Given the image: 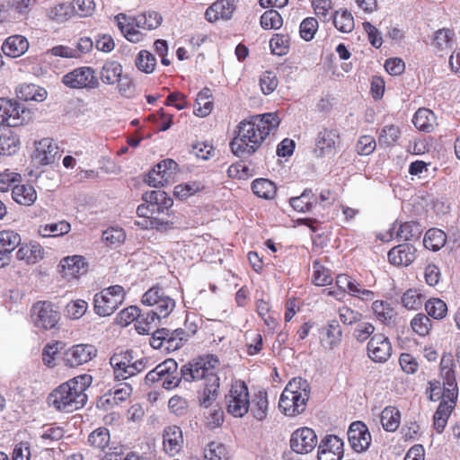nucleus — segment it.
Segmentation results:
<instances>
[{"instance_id": "nucleus-1", "label": "nucleus", "mask_w": 460, "mask_h": 460, "mask_svg": "<svg viewBox=\"0 0 460 460\" xmlns=\"http://www.w3.org/2000/svg\"><path fill=\"white\" fill-rule=\"evenodd\" d=\"M280 123L277 113L269 112L243 119L236 127L235 135L229 146L233 155L248 158L254 155L270 134H274Z\"/></svg>"}, {"instance_id": "nucleus-2", "label": "nucleus", "mask_w": 460, "mask_h": 460, "mask_svg": "<svg viewBox=\"0 0 460 460\" xmlns=\"http://www.w3.org/2000/svg\"><path fill=\"white\" fill-rule=\"evenodd\" d=\"M92 381V376L83 374L61 384L49 394L47 398L49 406L65 412H72L83 408L87 401L85 390Z\"/></svg>"}, {"instance_id": "nucleus-3", "label": "nucleus", "mask_w": 460, "mask_h": 460, "mask_svg": "<svg viewBox=\"0 0 460 460\" xmlns=\"http://www.w3.org/2000/svg\"><path fill=\"white\" fill-rule=\"evenodd\" d=\"M310 396V386L305 379L301 377L293 378L288 382L283 390L279 402V410L286 416H296L306 408Z\"/></svg>"}, {"instance_id": "nucleus-4", "label": "nucleus", "mask_w": 460, "mask_h": 460, "mask_svg": "<svg viewBox=\"0 0 460 460\" xmlns=\"http://www.w3.org/2000/svg\"><path fill=\"white\" fill-rule=\"evenodd\" d=\"M219 364L214 355H205L192 359L181 368V377L186 382L203 380L208 383L210 376H218L216 368Z\"/></svg>"}, {"instance_id": "nucleus-5", "label": "nucleus", "mask_w": 460, "mask_h": 460, "mask_svg": "<svg viewBox=\"0 0 460 460\" xmlns=\"http://www.w3.org/2000/svg\"><path fill=\"white\" fill-rule=\"evenodd\" d=\"M125 296V288L120 285L102 288L94 295L93 310L99 316H110L122 305Z\"/></svg>"}, {"instance_id": "nucleus-6", "label": "nucleus", "mask_w": 460, "mask_h": 460, "mask_svg": "<svg viewBox=\"0 0 460 460\" xmlns=\"http://www.w3.org/2000/svg\"><path fill=\"white\" fill-rule=\"evenodd\" d=\"M250 397L245 382L242 380L234 381L225 396L227 412L235 418L243 417L248 413Z\"/></svg>"}, {"instance_id": "nucleus-7", "label": "nucleus", "mask_w": 460, "mask_h": 460, "mask_svg": "<svg viewBox=\"0 0 460 460\" xmlns=\"http://www.w3.org/2000/svg\"><path fill=\"white\" fill-rule=\"evenodd\" d=\"M341 140V133L335 126L321 128L314 140L313 150L314 156L322 158L326 155H334Z\"/></svg>"}, {"instance_id": "nucleus-8", "label": "nucleus", "mask_w": 460, "mask_h": 460, "mask_svg": "<svg viewBox=\"0 0 460 460\" xmlns=\"http://www.w3.org/2000/svg\"><path fill=\"white\" fill-rule=\"evenodd\" d=\"M141 302L145 305L155 306L153 311L164 318L168 317L176 305L174 299L166 295L159 286H154L146 291L142 296Z\"/></svg>"}, {"instance_id": "nucleus-9", "label": "nucleus", "mask_w": 460, "mask_h": 460, "mask_svg": "<svg viewBox=\"0 0 460 460\" xmlns=\"http://www.w3.org/2000/svg\"><path fill=\"white\" fill-rule=\"evenodd\" d=\"M181 335H183L181 328L173 331L166 328L158 329L153 332L150 345L155 349L172 352L181 349L186 342Z\"/></svg>"}, {"instance_id": "nucleus-10", "label": "nucleus", "mask_w": 460, "mask_h": 460, "mask_svg": "<svg viewBox=\"0 0 460 460\" xmlns=\"http://www.w3.org/2000/svg\"><path fill=\"white\" fill-rule=\"evenodd\" d=\"M62 83L72 89H93L99 85L95 71L90 66L75 68L63 76Z\"/></svg>"}, {"instance_id": "nucleus-11", "label": "nucleus", "mask_w": 460, "mask_h": 460, "mask_svg": "<svg viewBox=\"0 0 460 460\" xmlns=\"http://www.w3.org/2000/svg\"><path fill=\"white\" fill-rule=\"evenodd\" d=\"M31 318L38 328L49 330L57 325L60 315L51 302L38 301L32 305Z\"/></svg>"}, {"instance_id": "nucleus-12", "label": "nucleus", "mask_w": 460, "mask_h": 460, "mask_svg": "<svg viewBox=\"0 0 460 460\" xmlns=\"http://www.w3.org/2000/svg\"><path fill=\"white\" fill-rule=\"evenodd\" d=\"M97 354L98 349L94 345L80 343L66 349L63 359L66 367H75L88 363L96 358Z\"/></svg>"}, {"instance_id": "nucleus-13", "label": "nucleus", "mask_w": 460, "mask_h": 460, "mask_svg": "<svg viewBox=\"0 0 460 460\" xmlns=\"http://www.w3.org/2000/svg\"><path fill=\"white\" fill-rule=\"evenodd\" d=\"M367 352L372 361L385 363L392 356V343L385 334L381 332L376 333L367 342Z\"/></svg>"}, {"instance_id": "nucleus-14", "label": "nucleus", "mask_w": 460, "mask_h": 460, "mask_svg": "<svg viewBox=\"0 0 460 460\" xmlns=\"http://www.w3.org/2000/svg\"><path fill=\"white\" fill-rule=\"evenodd\" d=\"M317 442V436L314 430L308 427H303L292 433L290 447L296 454L305 455L315 448Z\"/></svg>"}, {"instance_id": "nucleus-15", "label": "nucleus", "mask_w": 460, "mask_h": 460, "mask_svg": "<svg viewBox=\"0 0 460 460\" xmlns=\"http://www.w3.org/2000/svg\"><path fill=\"white\" fill-rule=\"evenodd\" d=\"M344 455L343 440L336 435L323 437L317 450L318 460H341Z\"/></svg>"}, {"instance_id": "nucleus-16", "label": "nucleus", "mask_w": 460, "mask_h": 460, "mask_svg": "<svg viewBox=\"0 0 460 460\" xmlns=\"http://www.w3.org/2000/svg\"><path fill=\"white\" fill-rule=\"evenodd\" d=\"M45 255V248L40 243L29 241L20 244L15 258L22 265L32 266L40 262Z\"/></svg>"}, {"instance_id": "nucleus-17", "label": "nucleus", "mask_w": 460, "mask_h": 460, "mask_svg": "<svg viewBox=\"0 0 460 460\" xmlns=\"http://www.w3.org/2000/svg\"><path fill=\"white\" fill-rule=\"evenodd\" d=\"M348 438L352 449L358 453L366 451L371 444V435L362 421H354L350 424Z\"/></svg>"}, {"instance_id": "nucleus-18", "label": "nucleus", "mask_w": 460, "mask_h": 460, "mask_svg": "<svg viewBox=\"0 0 460 460\" xmlns=\"http://www.w3.org/2000/svg\"><path fill=\"white\" fill-rule=\"evenodd\" d=\"M22 243L21 235L13 230L0 231V269L9 265L11 254Z\"/></svg>"}, {"instance_id": "nucleus-19", "label": "nucleus", "mask_w": 460, "mask_h": 460, "mask_svg": "<svg viewBox=\"0 0 460 460\" xmlns=\"http://www.w3.org/2000/svg\"><path fill=\"white\" fill-rule=\"evenodd\" d=\"M248 412L258 422L265 421L270 412L269 395L265 389H259L250 397Z\"/></svg>"}, {"instance_id": "nucleus-20", "label": "nucleus", "mask_w": 460, "mask_h": 460, "mask_svg": "<svg viewBox=\"0 0 460 460\" xmlns=\"http://www.w3.org/2000/svg\"><path fill=\"white\" fill-rule=\"evenodd\" d=\"M236 10L234 0H217L208 7L205 18L209 22H216L218 20H231Z\"/></svg>"}, {"instance_id": "nucleus-21", "label": "nucleus", "mask_w": 460, "mask_h": 460, "mask_svg": "<svg viewBox=\"0 0 460 460\" xmlns=\"http://www.w3.org/2000/svg\"><path fill=\"white\" fill-rule=\"evenodd\" d=\"M62 276L67 280L78 279L88 270V264L81 255L67 256L60 261Z\"/></svg>"}, {"instance_id": "nucleus-22", "label": "nucleus", "mask_w": 460, "mask_h": 460, "mask_svg": "<svg viewBox=\"0 0 460 460\" xmlns=\"http://www.w3.org/2000/svg\"><path fill=\"white\" fill-rule=\"evenodd\" d=\"M183 446V435L181 429L176 425L168 426L164 429L163 447L164 452L174 456Z\"/></svg>"}, {"instance_id": "nucleus-23", "label": "nucleus", "mask_w": 460, "mask_h": 460, "mask_svg": "<svg viewBox=\"0 0 460 460\" xmlns=\"http://www.w3.org/2000/svg\"><path fill=\"white\" fill-rule=\"evenodd\" d=\"M59 148L52 138H43L36 145L33 159L40 164L46 165L55 162Z\"/></svg>"}, {"instance_id": "nucleus-24", "label": "nucleus", "mask_w": 460, "mask_h": 460, "mask_svg": "<svg viewBox=\"0 0 460 460\" xmlns=\"http://www.w3.org/2000/svg\"><path fill=\"white\" fill-rule=\"evenodd\" d=\"M117 26L121 34L130 42L137 43L143 40V33L137 28L135 16H128L125 13H119L115 16Z\"/></svg>"}, {"instance_id": "nucleus-25", "label": "nucleus", "mask_w": 460, "mask_h": 460, "mask_svg": "<svg viewBox=\"0 0 460 460\" xmlns=\"http://www.w3.org/2000/svg\"><path fill=\"white\" fill-rule=\"evenodd\" d=\"M457 398L445 397L442 400L433 416V427L438 433H442L447 426L449 416L456 407Z\"/></svg>"}, {"instance_id": "nucleus-26", "label": "nucleus", "mask_w": 460, "mask_h": 460, "mask_svg": "<svg viewBox=\"0 0 460 460\" xmlns=\"http://www.w3.org/2000/svg\"><path fill=\"white\" fill-rule=\"evenodd\" d=\"M146 203L141 204L137 208V214L140 220L135 222V225L142 229L158 228L164 226L165 222L155 215L154 207L149 200H145Z\"/></svg>"}, {"instance_id": "nucleus-27", "label": "nucleus", "mask_w": 460, "mask_h": 460, "mask_svg": "<svg viewBox=\"0 0 460 460\" xmlns=\"http://www.w3.org/2000/svg\"><path fill=\"white\" fill-rule=\"evenodd\" d=\"M416 249L410 243L399 244L392 248L388 252V261L395 266H408L416 258Z\"/></svg>"}, {"instance_id": "nucleus-28", "label": "nucleus", "mask_w": 460, "mask_h": 460, "mask_svg": "<svg viewBox=\"0 0 460 460\" xmlns=\"http://www.w3.org/2000/svg\"><path fill=\"white\" fill-rule=\"evenodd\" d=\"M0 124L17 127L20 124V105L17 102L0 98Z\"/></svg>"}, {"instance_id": "nucleus-29", "label": "nucleus", "mask_w": 460, "mask_h": 460, "mask_svg": "<svg viewBox=\"0 0 460 460\" xmlns=\"http://www.w3.org/2000/svg\"><path fill=\"white\" fill-rule=\"evenodd\" d=\"M342 337V330L337 320L329 321L327 325L321 330V344L327 349L337 347Z\"/></svg>"}, {"instance_id": "nucleus-30", "label": "nucleus", "mask_w": 460, "mask_h": 460, "mask_svg": "<svg viewBox=\"0 0 460 460\" xmlns=\"http://www.w3.org/2000/svg\"><path fill=\"white\" fill-rule=\"evenodd\" d=\"M29 49L28 40L22 35L9 36L2 45L4 54L10 58H18Z\"/></svg>"}, {"instance_id": "nucleus-31", "label": "nucleus", "mask_w": 460, "mask_h": 460, "mask_svg": "<svg viewBox=\"0 0 460 460\" xmlns=\"http://www.w3.org/2000/svg\"><path fill=\"white\" fill-rule=\"evenodd\" d=\"M412 123L422 132L430 133L438 126L435 113L428 108H420L413 115Z\"/></svg>"}, {"instance_id": "nucleus-32", "label": "nucleus", "mask_w": 460, "mask_h": 460, "mask_svg": "<svg viewBox=\"0 0 460 460\" xmlns=\"http://www.w3.org/2000/svg\"><path fill=\"white\" fill-rule=\"evenodd\" d=\"M220 386L218 376H210L208 383H203V388L199 391V402L204 408L210 407L217 400Z\"/></svg>"}, {"instance_id": "nucleus-33", "label": "nucleus", "mask_w": 460, "mask_h": 460, "mask_svg": "<svg viewBox=\"0 0 460 460\" xmlns=\"http://www.w3.org/2000/svg\"><path fill=\"white\" fill-rule=\"evenodd\" d=\"M288 202L294 210L307 213L316 206L318 198L311 189H305L301 195L290 198Z\"/></svg>"}, {"instance_id": "nucleus-34", "label": "nucleus", "mask_w": 460, "mask_h": 460, "mask_svg": "<svg viewBox=\"0 0 460 460\" xmlns=\"http://www.w3.org/2000/svg\"><path fill=\"white\" fill-rule=\"evenodd\" d=\"M371 308L375 317L382 323L391 325L395 323L397 313L389 302L375 300Z\"/></svg>"}, {"instance_id": "nucleus-35", "label": "nucleus", "mask_w": 460, "mask_h": 460, "mask_svg": "<svg viewBox=\"0 0 460 460\" xmlns=\"http://www.w3.org/2000/svg\"><path fill=\"white\" fill-rule=\"evenodd\" d=\"M12 197L20 205L31 206L37 199V192L31 184H19L13 188Z\"/></svg>"}, {"instance_id": "nucleus-36", "label": "nucleus", "mask_w": 460, "mask_h": 460, "mask_svg": "<svg viewBox=\"0 0 460 460\" xmlns=\"http://www.w3.org/2000/svg\"><path fill=\"white\" fill-rule=\"evenodd\" d=\"M131 361L132 355L128 350L115 353L111 357L110 363L114 369V375L117 379H127L126 373Z\"/></svg>"}, {"instance_id": "nucleus-37", "label": "nucleus", "mask_w": 460, "mask_h": 460, "mask_svg": "<svg viewBox=\"0 0 460 460\" xmlns=\"http://www.w3.org/2000/svg\"><path fill=\"white\" fill-rule=\"evenodd\" d=\"M214 108L211 90L209 88L202 89L197 95L194 114L198 117L204 118L211 113Z\"/></svg>"}, {"instance_id": "nucleus-38", "label": "nucleus", "mask_w": 460, "mask_h": 460, "mask_svg": "<svg viewBox=\"0 0 460 460\" xmlns=\"http://www.w3.org/2000/svg\"><path fill=\"white\" fill-rule=\"evenodd\" d=\"M17 97L24 102H42L47 97V91L32 84H21L16 90Z\"/></svg>"}, {"instance_id": "nucleus-39", "label": "nucleus", "mask_w": 460, "mask_h": 460, "mask_svg": "<svg viewBox=\"0 0 460 460\" xmlns=\"http://www.w3.org/2000/svg\"><path fill=\"white\" fill-rule=\"evenodd\" d=\"M123 74V68L119 62L108 60L102 66L100 72V78L105 84H114Z\"/></svg>"}, {"instance_id": "nucleus-40", "label": "nucleus", "mask_w": 460, "mask_h": 460, "mask_svg": "<svg viewBox=\"0 0 460 460\" xmlns=\"http://www.w3.org/2000/svg\"><path fill=\"white\" fill-rule=\"evenodd\" d=\"M71 231V225L66 220L41 225L39 226L38 234L41 237H58L68 234Z\"/></svg>"}, {"instance_id": "nucleus-41", "label": "nucleus", "mask_w": 460, "mask_h": 460, "mask_svg": "<svg viewBox=\"0 0 460 460\" xmlns=\"http://www.w3.org/2000/svg\"><path fill=\"white\" fill-rule=\"evenodd\" d=\"M252 190L258 198L272 199L276 196L277 187L269 179L258 178L252 182Z\"/></svg>"}, {"instance_id": "nucleus-42", "label": "nucleus", "mask_w": 460, "mask_h": 460, "mask_svg": "<svg viewBox=\"0 0 460 460\" xmlns=\"http://www.w3.org/2000/svg\"><path fill=\"white\" fill-rule=\"evenodd\" d=\"M380 420L385 430L394 432L400 425L401 412L394 406H386L381 412Z\"/></svg>"}, {"instance_id": "nucleus-43", "label": "nucleus", "mask_w": 460, "mask_h": 460, "mask_svg": "<svg viewBox=\"0 0 460 460\" xmlns=\"http://www.w3.org/2000/svg\"><path fill=\"white\" fill-rule=\"evenodd\" d=\"M162 318L153 310L144 314L140 312L137 323H135L136 331L142 335L148 334Z\"/></svg>"}, {"instance_id": "nucleus-44", "label": "nucleus", "mask_w": 460, "mask_h": 460, "mask_svg": "<svg viewBox=\"0 0 460 460\" xmlns=\"http://www.w3.org/2000/svg\"><path fill=\"white\" fill-rule=\"evenodd\" d=\"M334 27L342 33H349L355 27V21L352 13L347 9L335 11L332 16Z\"/></svg>"}, {"instance_id": "nucleus-45", "label": "nucleus", "mask_w": 460, "mask_h": 460, "mask_svg": "<svg viewBox=\"0 0 460 460\" xmlns=\"http://www.w3.org/2000/svg\"><path fill=\"white\" fill-rule=\"evenodd\" d=\"M447 243V234L444 231L438 228L429 229L424 236V246L433 252L440 250Z\"/></svg>"}, {"instance_id": "nucleus-46", "label": "nucleus", "mask_w": 460, "mask_h": 460, "mask_svg": "<svg viewBox=\"0 0 460 460\" xmlns=\"http://www.w3.org/2000/svg\"><path fill=\"white\" fill-rule=\"evenodd\" d=\"M138 29L151 31L158 28L162 22V15L155 11H147L135 16Z\"/></svg>"}, {"instance_id": "nucleus-47", "label": "nucleus", "mask_w": 460, "mask_h": 460, "mask_svg": "<svg viewBox=\"0 0 460 460\" xmlns=\"http://www.w3.org/2000/svg\"><path fill=\"white\" fill-rule=\"evenodd\" d=\"M440 376L443 379V394L445 397L457 398L458 386L456 378L455 367H448L440 370Z\"/></svg>"}, {"instance_id": "nucleus-48", "label": "nucleus", "mask_w": 460, "mask_h": 460, "mask_svg": "<svg viewBox=\"0 0 460 460\" xmlns=\"http://www.w3.org/2000/svg\"><path fill=\"white\" fill-rule=\"evenodd\" d=\"M312 281L318 287L328 286L333 282L331 270L319 261H314L313 263Z\"/></svg>"}, {"instance_id": "nucleus-49", "label": "nucleus", "mask_w": 460, "mask_h": 460, "mask_svg": "<svg viewBox=\"0 0 460 460\" xmlns=\"http://www.w3.org/2000/svg\"><path fill=\"white\" fill-rule=\"evenodd\" d=\"M426 296L416 288H409L402 297L401 303L408 310H419L421 308Z\"/></svg>"}, {"instance_id": "nucleus-50", "label": "nucleus", "mask_w": 460, "mask_h": 460, "mask_svg": "<svg viewBox=\"0 0 460 460\" xmlns=\"http://www.w3.org/2000/svg\"><path fill=\"white\" fill-rule=\"evenodd\" d=\"M111 440L110 431L107 428L100 427L88 436V443L93 448L104 451Z\"/></svg>"}, {"instance_id": "nucleus-51", "label": "nucleus", "mask_w": 460, "mask_h": 460, "mask_svg": "<svg viewBox=\"0 0 460 460\" xmlns=\"http://www.w3.org/2000/svg\"><path fill=\"white\" fill-rule=\"evenodd\" d=\"M20 146V139L12 131L0 134V155H12L15 154Z\"/></svg>"}, {"instance_id": "nucleus-52", "label": "nucleus", "mask_w": 460, "mask_h": 460, "mask_svg": "<svg viewBox=\"0 0 460 460\" xmlns=\"http://www.w3.org/2000/svg\"><path fill=\"white\" fill-rule=\"evenodd\" d=\"M410 326L415 334L426 337L432 330V322L428 315L419 313L411 320Z\"/></svg>"}, {"instance_id": "nucleus-53", "label": "nucleus", "mask_w": 460, "mask_h": 460, "mask_svg": "<svg viewBox=\"0 0 460 460\" xmlns=\"http://www.w3.org/2000/svg\"><path fill=\"white\" fill-rule=\"evenodd\" d=\"M455 32L449 29H440L435 32L432 46L438 51L450 49L454 44Z\"/></svg>"}, {"instance_id": "nucleus-54", "label": "nucleus", "mask_w": 460, "mask_h": 460, "mask_svg": "<svg viewBox=\"0 0 460 460\" xmlns=\"http://www.w3.org/2000/svg\"><path fill=\"white\" fill-rule=\"evenodd\" d=\"M256 312L270 329H275L278 325L276 317L271 312V305L269 300L257 299L255 302Z\"/></svg>"}, {"instance_id": "nucleus-55", "label": "nucleus", "mask_w": 460, "mask_h": 460, "mask_svg": "<svg viewBox=\"0 0 460 460\" xmlns=\"http://www.w3.org/2000/svg\"><path fill=\"white\" fill-rule=\"evenodd\" d=\"M270 48L274 55L285 56L290 49V36L288 33H276L270 40Z\"/></svg>"}, {"instance_id": "nucleus-56", "label": "nucleus", "mask_w": 460, "mask_h": 460, "mask_svg": "<svg viewBox=\"0 0 460 460\" xmlns=\"http://www.w3.org/2000/svg\"><path fill=\"white\" fill-rule=\"evenodd\" d=\"M425 310L429 317L441 320L447 316V305L442 299L432 297L425 303Z\"/></svg>"}, {"instance_id": "nucleus-57", "label": "nucleus", "mask_w": 460, "mask_h": 460, "mask_svg": "<svg viewBox=\"0 0 460 460\" xmlns=\"http://www.w3.org/2000/svg\"><path fill=\"white\" fill-rule=\"evenodd\" d=\"M135 64L137 69L141 72L151 74L156 66V58L151 52L143 49L137 53Z\"/></svg>"}, {"instance_id": "nucleus-58", "label": "nucleus", "mask_w": 460, "mask_h": 460, "mask_svg": "<svg viewBox=\"0 0 460 460\" xmlns=\"http://www.w3.org/2000/svg\"><path fill=\"white\" fill-rule=\"evenodd\" d=\"M260 23L264 30H278L283 25V18L278 11L270 9L261 14Z\"/></svg>"}, {"instance_id": "nucleus-59", "label": "nucleus", "mask_w": 460, "mask_h": 460, "mask_svg": "<svg viewBox=\"0 0 460 460\" xmlns=\"http://www.w3.org/2000/svg\"><path fill=\"white\" fill-rule=\"evenodd\" d=\"M205 189L204 185L199 181H190L178 184L174 187L173 194L180 199H185Z\"/></svg>"}, {"instance_id": "nucleus-60", "label": "nucleus", "mask_w": 460, "mask_h": 460, "mask_svg": "<svg viewBox=\"0 0 460 460\" xmlns=\"http://www.w3.org/2000/svg\"><path fill=\"white\" fill-rule=\"evenodd\" d=\"M165 361H171L173 366L172 367L164 371V376H162V386L166 390H171L177 387L181 383V377L178 373V365L174 359H166Z\"/></svg>"}, {"instance_id": "nucleus-61", "label": "nucleus", "mask_w": 460, "mask_h": 460, "mask_svg": "<svg viewBox=\"0 0 460 460\" xmlns=\"http://www.w3.org/2000/svg\"><path fill=\"white\" fill-rule=\"evenodd\" d=\"M401 131L398 126L386 125L385 126L378 136V142L381 146H392L399 139Z\"/></svg>"}, {"instance_id": "nucleus-62", "label": "nucleus", "mask_w": 460, "mask_h": 460, "mask_svg": "<svg viewBox=\"0 0 460 460\" xmlns=\"http://www.w3.org/2000/svg\"><path fill=\"white\" fill-rule=\"evenodd\" d=\"M73 16L89 17L95 11V3L93 0H73L70 3Z\"/></svg>"}, {"instance_id": "nucleus-63", "label": "nucleus", "mask_w": 460, "mask_h": 460, "mask_svg": "<svg viewBox=\"0 0 460 460\" xmlns=\"http://www.w3.org/2000/svg\"><path fill=\"white\" fill-rule=\"evenodd\" d=\"M245 347L249 356L258 355L263 348L262 335L258 332L245 333Z\"/></svg>"}, {"instance_id": "nucleus-64", "label": "nucleus", "mask_w": 460, "mask_h": 460, "mask_svg": "<svg viewBox=\"0 0 460 460\" xmlns=\"http://www.w3.org/2000/svg\"><path fill=\"white\" fill-rule=\"evenodd\" d=\"M204 460H227V450L219 442H210L204 449Z\"/></svg>"}]
</instances>
